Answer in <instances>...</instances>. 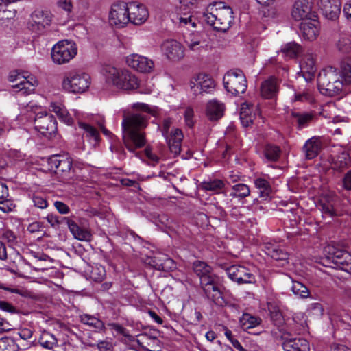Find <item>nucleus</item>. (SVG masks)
<instances>
[{
    "mask_svg": "<svg viewBox=\"0 0 351 351\" xmlns=\"http://www.w3.org/2000/svg\"><path fill=\"white\" fill-rule=\"evenodd\" d=\"M32 199L34 206L40 209H44L47 207V202L44 197L38 195L34 194Z\"/></svg>",
    "mask_w": 351,
    "mask_h": 351,
    "instance_id": "nucleus-57",
    "label": "nucleus"
},
{
    "mask_svg": "<svg viewBox=\"0 0 351 351\" xmlns=\"http://www.w3.org/2000/svg\"><path fill=\"white\" fill-rule=\"evenodd\" d=\"M349 163V155L346 152H342L341 154L332 158V165L335 169H341L348 167Z\"/></svg>",
    "mask_w": 351,
    "mask_h": 351,
    "instance_id": "nucleus-44",
    "label": "nucleus"
},
{
    "mask_svg": "<svg viewBox=\"0 0 351 351\" xmlns=\"http://www.w3.org/2000/svg\"><path fill=\"white\" fill-rule=\"evenodd\" d=\"M15 205L7 198L0 199V210L3 213H9L13 210Z\"/></svg>",
    "mask_w": 351,
    "mask_h": 351,
    "instance_id": "nucleus-56",
    "label": "nucleus"
},
{
    "mask_svg": "<svg viewBox=\"0 0 351 351\" xmlns=\"http://www.w3.org/2000/svg\"><path fill=\"white\" fill-rule=\"evenodd\" d=\"M322 147V140L319 137L313 136L306 141L303 146L306 158L308 160L315 158L320 152Z\"/></svg>",
    "mask_w": 351,
    "mask_h": 351,
    "instance_id": "nucleus-22",
    "label": "nucleus"
},
{
    "mask_svg": "<svg viewBox=\"0 0 351 351\" xmlns=\"http://www.w3.org/2000/svg\"><path fill=\"white\" fill-rule=\"evenodd\" d=\"M15 10H8L6 9V7H4L1 9V11H0V21H4L5 20L10 19L15 16Z\"/></svg>",
    "mask_w": 351,
    "mask_h": 351,
    "instance_id": "nucleus-61",
    "label": "nucleus"
},
{
    "mask_svg": "<svg viewBox=\"0 0 351 351\" xmlns=\"http://www.w3.org/2000/svg\"><path fill=\"white\" fill-rule=\"evenodd\" d=\"M209 9L210 12L207 10L204 14V21L217 31H227L234 19L232 9L223 2L216 3Z\"/></svg>",
    "mask_w": 351,
    "mask_h": 351,
    "instance_id": "nucleus-2",
    "label": "nucleus"
},
{
    "mask_svg": "<svg viewBox=\"0 0 351 351\" xmlns=\"http://www.w3.org/2000/svg\"><path fill=\"white\" fill-rule=\"evenodd\" d=\"M80 320L86 325L93 327L97 331L105 329L104 323L99 318L88 314H83L80 316Z\"/></svg>",
    "mask_w": 351,
    "mask_h": 351,
    "instance_id": "nucleus-30",
    "label": "nucleus"
},
{
    "mask_svg": "<svg viewBox=\"0 0 351 351\" xmlns=\"http://www.w3.org/2000/svg\"><path fill=\"white\" fill-rule=\"evenodd\" d=\"M319 208L322 213L328 217H334L337 215L336 210L334 208V205L331 201L327 198H322L319 200L318 204Z\"/></svg>",
    "mask_w": 351,
    "mask_h": 351,
    "instance_id": "nucleus-40",
    "label": "nucleus"
},
{
    "mask_svg": "<svg viewBox=\"0 0 351 351\" xmlns=\"http://www.w3.org/2000/svg\"><path fill=\"white\" fill-rule=\"evenodd\" d=\"M129 3L117 1L112 4L109 13V23L117 28L125 27L130 22Z\"/></svg>",
    "mask_w": 351,
    "mask_h": 351,
    "instance_id": "nucleus-9",
    "label": "nucleus"
},
{
    "mask_svg": "<svg viewBox=\"0 0 351 351\" xmlns=\"http://www.w3.org/2000/svg\"><path fill=\"white\" fill-rule=\"evenodd\" d=\"M147 115L134 113L125 117L122 122L123 141L130 152L146 145L145 133L141 131L147 125Z\"/></svg>",
    "mask_w": 351,
    "mask_h": 351,
    "instance_id": "nucleus-1",
    "label": "nucleus"
},
{
    "mask_svg": "<svg viewBox=\"0 0 351 351\" xmlns=\"http://www.w3.org/2000/svg\"><path fill=\"white\" fill-rule=\"evenodd\" d=\"M39 343L43 348L52 349L57 345L58 341L53 334L44 331L39 338Z\"/></svg>",
    "mask_w": 351,
    "mask_h": 351,
    "instance_id": "nucleus-39",
    "label": "nucleus"
},
{
    "mask_svg": "<svg viewBox=\"0 0 351 351\" xmlns=\"http://www.w3.org/2000/svg\"><path fill=\"white\" fill-rule=\"evenodd\" d=\"M117 88L125 90L136 89L138 87L136 77L128 70L122 71Z\"/></svg>",
    "mask_w": 351,
    "mask_h": 351,
    "instance_id": "nucleus-23",
    "label": "nucleus"
},
{
    "mask_svg": "<svg viewBox=\"0 0 351 351\" xmlns=\"http://www.w3.org/2000/svg\"><path fill=\"white\" fill-rule=\"evenodd\" d=\"M313 8L314 0H296L291 8V16L295 21L317 17V14Z\"/></svg>",
    "mask_w": 351,
    "mask_h": 351,
    "instance_id": "nucleus-12",
    "label": "nucleus"
},
{
    "mask_svg": "<svg viewBox=\"0 0 351 351\" xmlns=\"http://www.w3.org/2000/svg\"><path fill=\"white\" fill-rule=\"evenodd\" d=\"M341 81L343 82V85L351 84V60L346 59L343 60L340 64L339 68Z\"/></svg>",
    "mask_w": 351,
    "mask_h": 351,
    "instance_id": "nucleus-31",
    "label": "nucleus"
},
{
    "mask_svg": "<svg viewBox=\"0 0 351 351\" xmlns=\"http://www.w3.org/2000/svg\"><path fill=\"white\" fill-rule=\"evenodd\" d=\"M342 186L347 191H351V169L344 174L342 178Z\"/></svg>",
    "mask_w": 351,
    "mask_h": 351,
    "instance_id": "nucleus-63",
    "label": "nucleus"
},
{
    "mask_svg": "<svg viewBox=\"0 0 351 351\" xmlns=\"http://www.w3.org/2000/svg\"><path fill=\"white\" fill-rule=\"evenodd\" d=\"M254 116L251 114V110L247 105L243 104L240 110L241 122L244 127H247L253 122Z\"/></svg>",
    "mask_w": 351,
    "mask_h": 351,
    "instance_id": "nucleus-45",
    "label": "nucleus"
},
{
    "mask_svg": "<svg viewBox=\"0 0 351 351\" xmlns=\"http://www.w3.org/2000/svg\"><path fill=\"white\" fill-rule=\"evenodd\" d=\"M160 268L162 271L167 272V271H172L174 269H176V265L172 258H169L167 256H163V265L161 266Z\"/></svg>",
    "mask_w": 351,
    "mask_h": 351,
    "instance_id": "nucleus-53",
    "label": "nucleus"
},
{
    "mask_svg": "<svg viewBox=\"0 0 351 351\" xmlns=\"http://www.w3.org/2000/svg\"><path fill=\"white\" fill-rule=\"evenodd\" d=\"M89 278L97 282H102L106 277V270L104 267L99 264L90 266L88 271Z\"/></svg>",
    "mask_w": 351,
    "mask_h": 351,
    "instance_id": "nucleus-37",
    "label": "nucleus"
},
{
    "mask_svg": "<svg viewBox=\"0 0 351 351\" xmlns=\"http://www.w3.org/2000/svg\"><path fill=\"white\" fill-rule=\"evenodd\" d=\"M163 256L165 255H156L150 258L149 264L157 270L162 271L161 266L163 265Z\"/></svg>",
    "mask_w": 351,
    "mask_h": 351,
    "instance_id": "nucleus-55",
    "label": "nucleus"
},
{
    "mask_svg": "<svg viewBox=\"0 0 351 351\" xmlns=\"http://www.w3.org/2000/svg\"><path fill=\"white\" fill-rule=\"evenodd\" d=\"M65 217L61 218V219H59V217L56 215H48L45 219L53 227L56 228L58 226L60 223H62L65 222V220H63Z\"/></svg>",
    "mask_w": 351,
    "mask_h": 351,
    "instance_id": "nucleus-59",
    "label": "nucleus"
},
{
    "mask_svg": "<svg viewBox=\"0 0 351 351\" xmlns=\"http://www.w3.org/2000/svg\"><path fill=\"white\" fill-rule=\"evenodd\" d=\"M300 21L299 29L302 37L308 40H314L319 35L320 29L318 16Z\"/></svg>",
    "mask_w": 351,
    "mask_h": 351,
    "instance_id": "nucleus-17",
    "label": "nucleus"
},
{
    "mask_svg": "<svg viewBox=\"0 0 351 351\" xmlns=\"http://www.w3.org/2000/svg\"><path fill=\"white\" fill-rule=\"evenodd\" d=\"M225 106L217 100L210 101L206 106V114L210 120H218L223 115Z\"/></svg>",
    "mask_w": 351,
    "mask_h": 351,
    "instance_id": "nucleus-26",
    "label": "nucleus"
},
{
    "mask_svg": "<svg viewBox=\"0 0 351 351\" xmlns=\"http://www.w3.org/2000/svg\"><path fill=\"white\" fill-rule=\"evenodd\" d=\"M345 256H347V254L345 252L338 250L331 253L329 258L332 260V262L337 267H341L348 265V262L344 257Z\"/></svg>",
    "mask_w": 351,
    "mask_h": 351,
    "instance_id": "nucleus-49",
    "label": "nucleus"
},
{
    "mask_svg": "<svg viewBox=\"0 0 351 351\" xmlns=\"http://www.w3.org/2000/svg\"><path fill=\"white\" fill-rule=\"evenodd\" d=\"M232 189L233 191L230 193V195L232 197L243 199L250 195V189L249 186L244 184H238L234 185Z\"/></svg>",
    "mask_w": 351,
    "mask_h": 351,
    "instance_id": "nucleus-42",
    "label": "nucleus"
},
{
    "mask_svg": "<svg viewBox=\"0 0 351 351\" xmlns=\"http://www.w3.org/2000/svg\"><path fill=\"white\" fill-rule=\"evenodd\" d=\"M281 52L287 57L293 58L297 57L302 52V47L295 43H287L282 49Z\"/></svg>",
    "mask_w": 351,
    "mask_h": 351,
    "instance_id": "nucleus-41",
    "label": "nucleus"
},
{
    "mask_svg": "<svg viewBox=\"0 0 351 351\" xmlns=\"http://www.w3.org/2000/svg\"><path fill=\"white\" fill-rule=\"evenodd\" d=\"M267 254L276 261H287L289 258V254L287 252L276 247L268 248Z\"/></svg>",
    "mask_w": 351,
    "mask_h": 351,
    "instance_id": "nucleus-50",
    "label": "nucleus"
},
{
    "mask_svg": "<svg viewBox=\"0 0 351 351\" xmlns=\"http://www.w3.org/2000/svg\"><path fill=\"white\" fill-rule=\"evenodd\" d=\"M280 149L274 145H267L265 147L264 155L270 161H276L280 157Z\"/></svg>",
    "mask_w": 351,
    "mask_h": 351,
    "instance_id": "nucleus-46",
    "label": "nucleus"
},
{
    "mask_svg": "<svg viewBox=\"0 0 351 351\" xmlns=\"http://www.w3.org/2000/svg\"><path fill=\"white\" fill-rule=\"evenodd\" d=\"M301 69L304 72L309 75H314L316 72L315 60L313 54H306L300 64Z\"/></svg>",
    "mask_w": 351,
    "mask_h": 351,
    "instance_id": "nucleus-36",
    "label": "nucleus"
},
{
    "mask_svg": "<svg viewBox=\"0 0 351 351\" xmlns=\"http://www.w3.org/2000/svg\"><path fill=\"white\" fill-rule=\"evenodd\" d=\"M165 51L167 58L171 60H179L184 57L183 47L181 44L176 40L166 42Z\"/></svg>",
    "mask_w": 351,
    "mask_h": 351,
    "instance_id": "nucleus-25",
    "label": "nucleus"
},
{
    "mask_svg": "<svg viewBox=\"0 0 351 351\" xmlns=\"http://www.w3.org/2000/svg\"><path fill=\"white\" fill-rule=\"evenodd\" d=\"M193 116L194 111L193 108L187 107L184 111V117L185 123L189 128H193L194 125Z\"/></svg>",
    "mask_w": 351,
    "mask_h": 351,
    "instance_id": "nucleus-54",
    "label": "nucleus"
},
{
    "mask_svg": "<svg viewBox=\"0 0 351 351\" xmlns=\"http://www.w3.org/2000/svg\"><path fill=\"white\" fill-rule=\"evenodd\" d=\"M0 308L5 312L10 313H17L19 312L17 308L12 304L3 300L0 301Z\"/></svg>",
    "mask_w": 351,
    "mask_h": 351,
    "instance_id": "nucleus-60",
    "label": "nucleus"
},
{
    "mask_svg": "<svg viewBox=\"0 0 351 351\" xmlns=\"http://www.w3.org/2000/svg\"><path fill=\"white\" fill-rule=\"evenodd\" d=\"M34 128L41 134L50 136L57 131L56 118L47 112H39L34 119Z\"/></svg>",
    "mask_w": 351,
    "mask_h": 351,
    "instance_id": "nucleus-14",
    "label": "nucleus"
},
{
    "mask_svg": "<svg viewBox=\"0 0 351 351\" xmlns=\"http://www.w3.org/2000/svg\"><path fill=\"white\" fill-rule=\"evenodd\" d=\"M1 237L12 246L16 245L18 243L17 236L10 230H3Z\"/></svg>",
    "mask_w": 351,
    "mask_h": 351,
    "instance_id": "nucleus-52",
    "label": "nucleus"
},
{
    "mask_svg": "<svg viewBox=\"0 0 351 351\" xmlns=\"http://www.w3.org/2000/svg\"><path fill=\"white\" fill-rule=\"evenodd\" d=\"M128 11L130 22L136 25H140L145 23L149 16L145 6L137 2H130Z\"/></svg>",
    "mask_w": 351,
    "mask_h": 351,
    "instance_id": "nucleus-18",
    "label": "nucleus"
},
{
    "mask_svg": "<svg viewBox=\"0 0 351 351\" xmlns=\"http://www.w3.org/2000/svg\"><path fill=\"white\" fill-rule=\"evenodd\" d=\"M313 99L312 94L308 90H305L302 93H295L294 101H311Z\"/></svg>",
    "mask_w": 351,
    "mask_h": 351,
    "instance_id": "nucleus-58",
    "label": "nucleus"
},
{
    "mask_svg": "<svg viewBox=\"0 0 351 351\" xmlns=\"http://www.w3.org/2000/svg\"><path fill=\"white\" fill-rule=\"evenodd\" d=\"M317 85L320 93L329 97L339 95L344 86L339 78V75L333 67H329L319 73Z\"/></svg>",
    "mask_w": 351,
    "mask_h": 351,
    "instance_id": "nucleus-3",
    "label": "nucleus"
},
{
    "mask_svg": "<svg viewBox=\"0 0 351 351\" xmlns=\"http://www.w3.org/2000/svg\"><path fill=\"white\" fill-rule=\"evenodd\" d=\"M219 266L226 271L230 279L239 285L256 283L255 276L250 272L248 268L244 266L233 265L227 267L222 264H219Z\"/></svg>",
    "mask_w": 351,
    "mask_h": 351,
    "instance_id": "nucleus-8",
    "label": "nucleus"
},
{
    "mask_svg": "<svg viewBox=\"0 0 351 351\" xmlns=\"http://www.w3.org/2000/svg\"><path fill=\"white\" fill-rule=\"evenodd\" d=\"M291 289L295 295L301 298H307L309 295L308 288L304 284L298 281H292Z\"/></svg>",
    "mask_w": 351,
    "mask_h": 351,
    "instance_id": "nucleus-48",
    "label": "nucleus"
},
{
    "mask_svg": "<svg viewBox=\"0 0 351 351\" xmlns=\"http://www.w3.org/2000/svg\"><path fill=\"white\" fill-rule=\"evenodd\" d=\"M53 14L48 10H36L32 14L28 28L32 32L43 34L51 25Z\"/></svg>",
    "mask_w": 351,
    "mask_h": 351,
    "instance_id": "nucleus-10",
    "label": "nucleus"
},
{
    "mask_svg": "<svg viewBox=\"0 0 351 351\" xmlns=\"http://www.w3.org/2000/svg\"><path fill=\"white\" fill-rule=\"evenodd\" d=\"M126 62L130 67L141 73H150L154 66L152 60L136 53L128 56Z\"/></svg>",
    "mask_w": 351,
    "mask_h": 351,
    "instance_id": "nucleus-16",
    "label": "nucleus"
},
{
    "mask_svg": "<svg viewBox=\"0 0 351 351\" xmlns=\"http://www.w3.org/2000/svg\"><path fill=\"white\" fill-rule=\"evenodd\" d=\"M52 111L58 117V118L69 125L73 123V119L64 106L58 104L51 105Z\"/></svg>",
    "mask_w": 351,
    "mask_h": 351,
    "instance_id": "nucleus-34",
    "label": "nucleus"
},
{
    "mask_svg": "<svg viewBox=\"0 0 351 351\" xmlns=\"http://www.w3.org/2000/svg\"><path fill=\"white\" fill-rule=\"evenodd\" d=\"M183 139V134L180 129H175L173 130L168 139H166L169 145L170 152L176 156L180 154L181 151V143Z\"/></svg>",
    "mask_w": 351,
    "mask_h": 351,
    "instance_id": "nucleus-24",
    "label": "nucleus"
},
{
    "mask_svg": "<svg viewBox=\"0 0 351 351\" xmlns=\"http://www.w3.org/2000/svg\"><path fill=\"white\" fill-rule=\"evenodd\" d=\"M54 206L60 214H67L70 212V208L62 202L56 201L54 202Z\"/></svg>",
    "mask_w": 351,
    "mask_h": 351,
    "instance_id": "nucleus-64",
    "label": "nucleus"
},
{
    "mask_svg": "<svg viewBox=\"0 0 351 351\" xmlns=\"http://www.w3.org/2000/svg\"><path fill=\"white\" fill-rule=\"evenodd\" d=\"M122 71L112 66H106L104 69V75L108 82L117 87Z\"/></svg>",
    "mask_w": 351,
    "mask_h": 351,
    "instance_id": "nucleus-33",
    "label": "nucleus"
},
{
    "mask_svg": "<svg viewBox=\"0 0 351 351\" xmlns=\"http://www.w3.org/2000/svg\"><path fill=\"white\" fill-rule=\"evenodd\" d=\"M268 309L270 313V317L274 324L280 327L284 323V318L279 308L274 304H269Z\"/></svg>",
    "mask_w": 351,
    "mask_h": 351,
    "instance_id": "nucleus-43",
    "label": "nucleus"
},
{
    "mask_svg": "<svg viewBox=\"0 0 351 351\" xmlns=\"http://www.w3.org/2000/svg\"><path fill=\"white\" fill-rule=\"evenodd\" d=\"M315 112H291L293 123H295L298 130L308 127L315 119Z\"/></svg>",
    "mask_w": 351,
    "mask_h": 351,
    "instance_id": "nucleus-20",
    "label": "nucleus"
},
{
    "mask_svg": "<svg viewBox=\"0 0 351 351\" xmlns=\"http://www.w3.org/2000/svg\"><path fill=\"white\" fill-rule=\"evenodd\" d=\"M276 339L283 341L282 348L285 351H309V343L302 338H289L290 334L281 329L278 332H272Z\"/></svg>",
    "mask_w": 351,
    "mask_h": 351,
    "instance_id": "nucleus-11",
    "label": "nucleus"
},
{
    "mask_svg": "<svg viewBox=\"0 0 351 351\" xmlns=\"http://www.w3.org/2000/svg\"><path fill=\"white\" fill-rule=\"evenodd\" d=\"M48 164L51 170H53L56 173H60L66 180L71 178L70 171L72 168V159L67 154L51 156L48 158Z\"/></svg>",
    "mask_w": 351,
    "mask_h": 351,
    "instance_id": "nucleus-13",
    "label": "nucleus"
},
{
    "mask_svg": "<svg viewBox=\"0 0 351 351\" xmlns=\"http://www.w3.org/2000/svg\"><path fill=\"white\" fill-rule=\"evenodd\" d=\"M80 125L84 130L86 137L92 138L95 143L99 141V133L95 128L86 123H80Z\"/></svg>",
    "mask_w": 351,
    "mask_h": 351,
    "instance_id": "nucleus-51",
    "label": "nucleus"
},
{
    "mask_svg": "<svg viewBox=\"0 0 351 351\" xmlns=\"http://www.w3.org/2000/svg\"><path fill=\"white\" fill-rule=\"evenodd\" d=\"M38 85V81L34 77H23L19 83L12 85L14 88H18L23 95H29L33 93Z\"/></svg>",
    "mask_w": 351,
    "mask_h": 351,
    "instance_id": "nucleus-27",
    "label": "nucleus"
},
{
    "mask_svg": "<svg viewBox=\"0 0 351 351\" xmlns=\"http://www.w3.org/2000/svg\"><path fill=\"white\" fill-rule=\"evenodd\" d=\"M340 0H320V8L323 15L330 20L338 19L341 12Z\"/></svg>",
    "mask_w": 351,
    "mask_h": 351,
    "instance_id": "nucleus-19",
    "label": "nucleus"
},
{
    "mask_svg": "<svg viewBox=\"0 0 351 351\" xmlns=\"http://www.w3.org/2000/svg\"><path fill=\"white\" fill-rule=\"evenodd\" d=\"M256 188L259 189V196L267 199L271 192V186L267 180L264 178H257L254 180Z\"/></svg>",
    "mask_w": 351,
    "mask_h": 351,
    "instance_id": "nucleus-38",
    "label": "nucleus"
},
{
    "mask_svg": "<svg viewBox=\"0 0 351 351\" xmlns=\"http://www.w3.org/2000/svg\"><path fill=\"white\" fill-rule=\"evenodd\" d=\"M279 85L274 77H269L264 80L261 85V95L266 99L275 97L278 92Z\"/></svg>",
    "mask_w": 351,
    "mask_h": 351,
    "instance_id": "nucleus-21",
    "label": "nucleus"
},
{
    "mask_svg": "<svg viewBox=\"0 0 351 351\" xmlns=\"http://www.w3.org/2000/svg\"><path fill=\"white\" fill-rule=\"evenodd\" d=\"M90 84V77L86 73L69 72L62 80L63 88L72 93H82L87 90Z\"/></svg>",
    "mask_w": 351,
    "mask_h": 351,
    "instance_id": "nucleus-4",
    "label": "nucleus"
},
{
    "mask_svg": "<svg viewBox=\"0 0 351 351\" xmlns=\"http://www.w3.org/2000/svg\"><path fill=\"white\" fill-rule=\"evenodd\" d=\"M337 47L340 51L343 53H348L350 50L349 40L342 38L339 41Z\"/></svg>",
    "mask_w": 351,
    "mask_h": 351,
    "instance_id": "nucleus-62",
    "label": "nucleus"
},
{
    "mask_svg": "<svg viewBox=\"0 0 351 351\" xmlns=\"http://www.w3.org/2000/svg\"><path fill=\"white\" fill-rule=\"evenodd\" d=\"M226 90L234 95L244 93L247 87V82L244 73L239 69L228 71L223 79Z\"/></svg>",
    "mask_w": 351,
    "mask_h": 351,
    "instance_id": "nucleus-5",
    "label": "nucleus"
},
{
    "mask_svg": "<svg viewBox=\"0 0 351 351\" xmlns=\"http://www.w3.org/2000/svg\"><path fill=\"white\" fill-rule=\"evenodd\" d=\"M63 220H65L70 232L75 239L80 241H87L90 239V232L80 228L74 221L69 218H64Z\"/></svg>",
    "mask_w": 351,
    "mask_h": 351,
    "instance_id": "nucleus-28",
    "label": "nucleus"
},
{
    "mask_svg": "<svg viewBox=\"0 0 351 351\" xmlns=\"http://www.w3.org/2000/svg\"><path fill=\"white\" fill-rule=\"evenodd\" d=\"M18 346L12 337H3L0 339V351H17Z\"/></svg>",
    "mask_w": 351,
    "mask_h": 351,
    "instance_id": "nucleus-47",
    "label": "nucleus"
},
{
    "mask_svg": "<svg viewBox=\"0 0 351 351\" xmlns=\"http://www.w3.org/2000/svg\"><path fill=\"white\" fill-rule=\"evenodd\" d=\"M191 90L195 96L204 93H209L215 88L214 80L207 74L199 73L189 82Z\"/></svg>",
    "mask_w": 351,
    "mask_h": 351,
    "instance_id": "nucleus-15",
    "label": "nucleus"
},
{
    "mask_svg": "<svg viewBox=\"0 0 351 351\" xmlns=\"http://www.w3.org/2000/svg\"><path fill=\"white\" fill-rule=\"evenodd\" d=\"M200 285L206 297L210 299L216 305L222 306L226 304L219 289L218 276L214 275L204 277Z\"/></svg>",
    "mask_w": 351,
    "mask_h": 351,
    "instance_id": "nucleus-7",
    "label": "nucleus"
},
{
    "mask_svg": "<svg viewBox=\"0 0 351 351\" xmlns=\"http://www.w3.org/2000/svg\"><path fill=\"white\" fill-rule=\"evenodd\" d=\"M225 184L223 180L219 179L204 181L201 183V188L205 191H210L215 193H221L224 188Z\"/></svg>",
    "mask_w": 351,
    "mask_h": 351,
    "instance_id": "nucleus-35",
    "label": "nucleus"
},
{
    "mask_svg": "<svg viewBox=\"0 0 351 351\" xmlns=\"http://www.w3.org/2000/svg\"><path fill=\"white\" fill-rule=\"evenodd\" d=\"M193 268L195 273L199 277L200 282L204 277L215 275L211 273L210 266L203 261H195L193 264Z\"/></svg>",
    "mask_w": 351,
    "mask_h": 351,
    "instance_id": "nucleus-32",
    "label": "nucleus"
},
{
    "mask_svg": "<svg viewBox=\"0 0 351 351\" xmlns=\"http://www.w3.org/2000/svg\"><path fill=\"white\" fill-rule=\"evenodd\" d=\"M261 322V318L252 316L249 313H243L239 319L240 325L244 330L252 329L260 325Z\"/></svg>",
    "mask_w": 351,
    "mask_h": 351,
    "instance_id": "nucleus-29",
    "label": "nucleus"
},
{
    "mask_svg": "<svg viewBox=\"0 0 351 351\" xmlns=\"http://www.w3.org/2000/svg\"><path fill=\"white\" fill-rule=\"evenodd\" d=\"M75 45L66 40L58 42L51 49V58L58 64L69 62L77 54Z\"/></svg>",
    "mask_w": 351,
    "mask_h": 351,
    "instance_id": "nucleus-6",
    "label": "nucleus"
}]
</instances>
